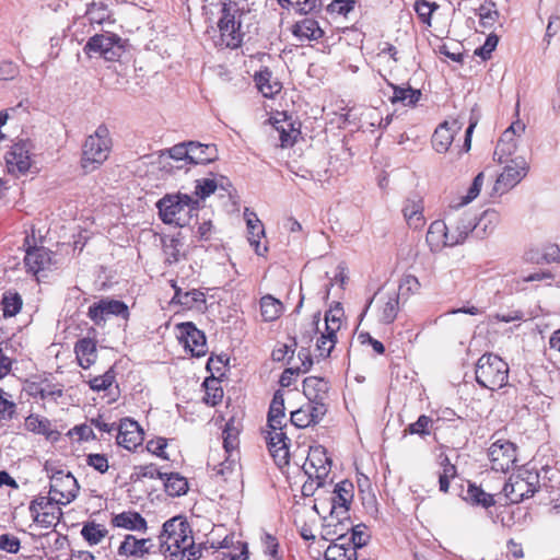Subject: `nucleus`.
<instances>
[{"instance_id": "f257e3e1", "label": "nucleus", "mask_w": 560, "mask_h": 560, "mask_svg": "<svg viewBox=\"0 0 560 560\" xmlns=\"http://www.w3.org/2000/svg\"><path fill=\"white\" fill-rule=\"evenodd\" d=\"M245 15V11L237 2L229 1L222 4L217 23L219 36L215 46L235 49L242 45L245 36L242 22Z\"/></svg>"}, {"instance_id": "f03ea898", "label": "nucleus", "mask_w": 560, "mask_h": 560, "mask_svg": "<svg viewBox=\"0 0 560 560\" xmlns=\"http://www.w3.org/2000/svg\"><path fill=\"white\" fill-rule=\"evenodd\" d=\"M199 200L187 194H167L156 202L159 215L165 224L186 226L197 214Z\"/></svg>"}, {"instance_id": "7ed1b4c3", "label": "nucleus", "mask_w": 560, "mask_h": 560, "mask_svg": "<svg viewBox=\"0 0 560 560\" xmlns=\"http://www.w3.org/2000/svg\"><path fill=\"white\" fill-rule=\"evenodd\" d=\"M112 150L109 130L105 125H100L90 135L82 147L81 167L85 173L97 170L107 159Z\"/></svg>"}, {"instance_id": "20e7f679", "label": "nucleus", "mask_w": 560, "mask_h": 560, "mask_svg": "<svg viewBox=\"0 0 560 560\" xmlns=\"http://www.w3.org/2000/svg\"><path fill=\"white\" fill-rule=\"evenodd\" d=\"M509 364L493 353L482 354L475 369L477 383L490 390H497L508 384Z\"/></svg>"}, {"instance_id": "39448f33", "label": "nucleus", "mask_w": 560, "mask_h": 560, "mask_svg": "<svg viewBox=\"0 0 560 560\" xmlns=\"http://www.w3.org/2000/svg\"><path fill=\"white\" fill-rule=\"evenodd\" d=\"M191 538L189 524L180 517H173L163 524L160 550L164 555L168 553L171 560H176L178 551L191 544Z\"/></svg>"}, {"instance_id": "423d86ee", "label": "nucleus", "mask_w": 560, "mask_h": 560, "mask_svg": "<svg viewBox=\"0 0 560 560\" xmlns=\"http://www.w3.org/2000/svg\"><path fill=\"white\" fill-rule=\"evenodd\" d=\"M45 471L50 479L49 493L57 504L66 505L72 502L79 493L78 480L70 471H63L46 463Z\"/></svg>"}, {"instance_id": "0eeeda50", "label": "nucleus", "mask_w": 560, "mask_h": 560, "mask_svg": "<svg viewBox=\"0 0 560 560\" xmlns=\"http://www.w3.org/2000/svg\"><path fill=\"white\" fill-rule=\"evenodd\" d=\"M83 50L89 57L100 56L105 60L114 61L124 52L122 39L109 32L95 34L89 38Z\"/></svg>"}, {"instance_id": "6e6552de", "label": "nucleus", "mask_w": 560, "mask_h": 560, "mask_svg": "<svg viewBox=\"0 0 560 560\" xmlns=\"http://www.w3.org/2000/svg\"><path fill=\"white\" fill-rule=\"evenodd\" d=\"M539 489V475L525 471L524 475L511 477L503 487V493L510 503H520L532 498Z\"/></svg>"}, {"instance_id": "1a4fd4ad", "label": "nucleus", "mask_w": 560, "mask_h": 560, "mask_svg": "<svg viewBox=\"0 0 560 560\" xmlns=\"http://www.w3.org/2000/svg\"><path fill=\"white\" fill-rule=\"evenodd\" d=\"M502 173L498 176L493 190L499 195H503L520 184L529 171V163L524 156H516L508 162Z\"/></svg>"}, {"instance_id": "9d476101", "label": "nucleus", "mask_w": 560, "mask_h": 560, "mask_svg": "<svg viewBox=\"0 0 560 560\" xmlns=\"http://www.w3.org/2000/svg\"><path fill=\"white\" fill-rule=\"evenodd\" d=\"M32 143L28 140L15 142L5 153L9 174L19 177L27 174L32 166Z\"/></svg>"}, {"instance_id": "9b49d317", "label": "nucleus", "mask_w": 560, "mask_h": 560, "mask_svg": "<svg viewBox=\"0 0 560 560\" xmlns=\"http://www.w3.org/2000/svg\"><path fill=\"white\" fill-rule=\"evenodd\" d=\"M354 497V486L349 480L336 483L330 497V520H348Z\"/></svg>"}, {"instance_id": "f8f14e48", "label": "nucleus", "mask_w": 560, "mask_h": 560, "mask_svg": "<svg viewBox=\"0 0 560 560\" xmlns=\"http://www.w3.org/2000/svg\"><path fill=\"white\" fill-rule=\"evenodd\" d=\"M525 129L526 126L523 121L516 120L512 122L501 135L493 153V159L501 164L510 161V158L517 150V140L523 136Z\"/></svg>"}, {"instance_id": "ddd939ff", "label": "nucleus", "mask_w": 560, "mask_h": 560, "mask_svg": "<svg viewBox=\"0 0 560 560\" xmlns=\"http://www.w3.org/2000/svg\"><path fill=\"white\" fill-rule=\"evenodd\" d=\"M52 499L39 497L30 504L33 521L44 528L56 526L62 516V511Z\"/></svg>"}, {"instance_id": "4468645a", "label": "nucleus", "mask_w": 560, "mask_h": 560, "mask_svg": "<svg viewBox=\"0 0 560 560\" xmlns=\"http://www.w3.org/2000/svg\"><path fill=\"white\" fill-rule=\"evenodd\" d=\"M491 468L499 472H506L516 463V445L508 440H497L488 451Z\"/></svg>"}, {"instance_id": "2eb2a0df", "label": "nucleus", "mask_w": 560, "mask_h": 560, "mask_svg": "<svg viewBox=\"0 0 560 560\" xmlns=\"http://www.w3.org/2000/svg\"><path fill=\"white\" fill-rule=\"evenodd\" d=\"M177 329L179 332V341L192 357L201 358L207 354L208 347L206 336L192 323H182L177 326Z\"/></svg>"}, {"instance_id": "dca6fc26", "label": "nucleus", "mask_w": 560, "mask_h": 560, "mask_svg": "<svg viewBox=\"0 0 560 560\" xmlns=\"http://www.w3.org/2000/svg\"><path fill=\"white\" fill-rule=\"evenodd\" d=\"M331 460L327 456L325 448L315 447L311 450L307 464H305V471L310 477H315L316 488L324 487L325 479L330 471Z\"/></svg>"}, {"instance_id": "f3484780", "label": "nucleus", "mask_w": 560, "mask_h": 560, "mask_svg": "<svg viewBox=\"0 0 560 560\" xmlns=\"http://www.w3.org/2000/svg\"><path fill=\"white\" fill-rule=\"evenodd\" d=\"M463 122L458 119L445 120L433 132L431 142L438 153H446L455 136L462 130Z\"/></svg>"}, {"instance_id": "a211bd4d", "label": "nucleus", "mask_w": 560, "mask_h": 560, "mask_svg": "<svg viewBox=\"0 0 560 560\" xmlns=\"http://www.w3.org/2000/svg\"><path fill=\"white\" fill-rule=\"evenodd\" d=\"M116 442L128 451L136 450L143 441V431L137 421L129 418L122 419L117 425Z\"/></svg>"}, {"instance_id": "6ab92c4d", "label": "nucleus", "mask_w": 560, "mask_h": 560, "mask_svg": "<svg viewBox=\"0 0 560 560\" xmlns=\"http://www.w3.org/2000/svg\"><path fill=\"white\" fill-rule=\"evenodd\" d=\"M402 214L407 224L419 230L424 226L425 220L423 217V200L420 196L413 195L408 197L402 207Z\"/></svg>"}, {"instance_id": "aec40b11", "label": "nucleus", "mask_w": 560, "mask_h": 560, "mask_svg": "<svg viewBox=\"0 0 560 560\" xmlns=\"http://www.w3.org/2000/svg\"><path fill=\"white\" fill-rule=\"evenodd\" d=\"M151 539L141 538L138 539L133 535H126L120 546L118 547L117 553L119 557H138L142 558L145 555L150 553V549L152 545L150 544Z\"/></svg>"}, {"instance_id": "412c9836", "label": "nucleus", "mask_w": 560, "mask_h": 560, "mask_svg": "<svg viewBox=\"0 0 560 560\" xmlns=\"http://www.w3.org/2000/svg\"><path fill=\"white\" fill-rule=\"evenodd\" d=\"M290 440L282 429H271L268 436L269 451L278 465L288 464Z\"/></svg>"}, {"instance_id": "4be33fe9", "label": "nucleus", "mask_w": 560, "mask_h": 560, "mask_svg": "<svg viewBox=\"0 0 560 560\" xmlns=\"http://www.w3.org/2000/svg\"><path fill=\"white\" fill-rule=\"evenodd\" d=\"M112 525L114 527L140 533H145L148 529L145 518L136 511H124L115 514L112 518Z\"/></svg>"}, {"instance_id": "5701e85b", "label": "nucleus", "mask_w": 560, "mask_h": 560, "mask_svg": "<svg viewBox=\"0 0 560 560\" xmlns=\"http://www.w3.org/2000/svg\"><path fill=\"white\" fill-rule=\"evenodd\" d=\"M51 262L50 252L40 246V247H28L26 249V254L24 257V264L26 269L36 275L39 271L46 269Z\"/></svg>"}, {"instance_id": "b1692460", "label": "nucleus", "mask_w": 560, "mask_h": 560, "mask_svg": "<svg viewBox=\"0 0 560 560\" xmlns=\"http://www.w3.org/2000/svg\"><path fill=\"white\" fill-rule=\"evenodd\" d=\"M448 229V247H453L464 243L467 236L476 230L475 219L469 214H464L455 223H451Z\"/></svg>"}, {"instance_id": "393cba45", "label": "nucleus", "mask_w": 560, "mask_h": 560, "mask_svg": "<svg viewBox=\"0 0 560 560\" xmlns=\"http://www.w3.org/2000/svg\"><path fill=\"white\" fill-rule=\"evenodd\" d=\"M74 353L79 365L84 370L90 369L97 359L96 341L89 337L79 339L74 345Z\"/></svg>"}, {"instance_id": "a878e982", "label": "nucleus", "mask_w": 560, "mask_h": 560, "mask_svg": "<svg viewBox=\"0 0 560 560\" xmlns=\"http://www.w3.org/2000/svg\"><path fill=\"white\" fill-rule=\"evenodd\" d=\"M448 238L450 229L444 221L436 220L430 224L425 241L432 252H439L443 247L448 246Z\"/></svg>"}, {"instance_id": "bb28decb", "label": "nucleus", "mask_w": 560, "mask_h": 560, "mask_svg": "<svg viewBox=\"0 0 560 560\" xmlns=\"http://www.w3.org/2000/svg\"><path fill=\"white\" fill-rule=\"evenodd\" d=\"M273 128L276 136L280 141L281 148H290L293 147L296 142L298 137L301 131L300 128L294 126V122L291 119L283 118L278 119L273 118Z\"/></svg>"}, {"instance_id": "cd10ccee", "label": "nucleus", "mask_w": 560, "mask_h": 560, "mask_svg": "<svg viewBox=\"0 0 560 560\" xmlns=\"http://www.w3.org/2000/svg\"><path fill=\"white\" fill-rule=\"evenodd\" d=\"M377 318L382 324L389 325L396 319L399 307V293H386L378 301Z\"/></svg>"}, {"instance_id": "c85d7f7f", "label": "nucleus", "mask_w": 560, "mask_h": 560, "mask_svg": "<svg viewBox=\"0 0 560 560\" xmlns=\"http://www.w3.org/2000/svg\"><path fill=\"white\" fill-rule=\"evenodd\" d=\"M245 218L248 230V241L254 247L257 255L262 256L267 252V247L260 244V238L265 235L264 225L254 212L245 209Z\"/></svg>"}, {"instance_id": "c756f323", "label": "nucleus", "mask_w": 560, "mask_h": 560, "mask_svg": "<svg viewBox=\"0 0 560 560\" xmlns=\"http://www.w3.org/2000/svg\"><path fill=\"white\" fill-rule=\"evenodd\" d=\"M293 34L300 40H317L324 36V31L316 20L304 18L294 24Z\"/></svg>"}, {"instance_id": "7c9ffc66", "label": "nucleus", "mask_w": 560, "mask_h": 560, "mask_svg": "<svg viewBox=\"0 0 560 560\" xmlns=\"http://www.w3.org/2000/svg\"><path fill=\"white\" fill-rule=\"evenodd\" d=\"M188 151V164L190 165L207 164L215 158V148L211 144L189 141Z\"/></svg>"}, {"instance_id": "2f4dec72", "label": "nucleus", "mask_w": 560, "mask_h": 560, "mask_svg": "<svg viewBox=\"0 0 560 560\" xmlns=\"http://www.w3.org/2000/svg\"><path fill=\"white\" fill-rule=\"evenodd\" d=\"M350 517L348 520H327V523L323 526L322 537L325 540H336V542L346 541L347 532L350 528Z\"/></svg>"}, {"instance_id": "473e14b6", "label": "nucleus", "mask_w": 560, "mask_h": 560, "mask_svg": "<svg viewBox=\"0 0 560 560\" xmlns=\"http://www.w3.org/2000/svg\"><path fill=\"white\" fill-rule=\"evenodd\" d=\"M254 80L256 86L265 97H273L282 89L281 83L273 78L272 72L268 68L257 72Z\"/></svg>"}, {"instance_id": "72a5a7b5", "label": "nucleus", "mask_w": 560, "mask_h": 560, "mask_svg": "<svg viewBox=\"0 0 560 560\" xmlns=\"http://www.w3.org/2000/svg\"><path fill=\"white\" fill-rule=\"evenodd\" d=\"M329 386L322 377L308 376L303 381V393L310 401L325 400Z\"/></svg>"}, {"instance_id": "f704fd0d", "label": "nucleus", "mask_w": 560, "mask_h": 560, "mask_svg": "<svg viewBox=\"0 0 560 560\" xmlns=\"http://www.w3.org/2000/svg\"><path fill=\"white\" fill-rule=\"evenodd\" d=\"M284 398L280 390L273 394V398L269 406L268 411V427L270 429H283L284 413Z\"/></svg>"}, {"instance_id": "c9c22d12", "label": "nucleus", "mask_w": 560, "mask_h": 560, "mask_svg": "<svg viewBox=\"0 0 560 560\" xmlns=\"http://www.w3.org/2000/svg\"><path fill=\"white\" fill-rule=\"evenodd\" d=\"M165 262L168 265L178 262L184 257V243L175 236H165L162 238Z\"/></svg>"}, {"instance_id": "e433bc0d", "label": "nucleus", "mask_w": 560, "mask_h": 560, "mask_svg": "<svg viewBox=\"0 0 560 560\" xmlns=\"http://www.w3.org/2000/svg\"><path fill=\"white\" fill-rule=\"evenodd\" d=\"M164 489L165 492L171 497H180L188 490V482L185 477L177 472H171L164 475Z\"/></svg>"}, {"instance_id": "4c0bfd02", "label": "nucleus", "mask_w": 560, "mask_h": 560, "mask_svg": "<svg viewBox=\"0 0 560 560\" xmlns=\"http://www.w3.org/2000/svg\"><path fill=\"white\" fill-rule=\"evenodd\" d=\"M326 560H358L354 548H349L346 541L334 542L325 550Z\"/></svg>"}, {"instance_id": "58836bf2", "label": "nucleus", "mask_w": 560, "mask_h": 560, "mask_svg": "<svg viewBox=\"0 0 560 560\" xmlns=\"http://www.w3.org/2000/svg\"><path fill=\"white\" fill-rule=\"evenodd\" d=\"M282 303L272 295H265L260 299V312L265 322H273L281 315Z\"/></svg>"}, {"instance_id": "ea45409f", "label": "nucleus", "mask_w": 560, "mask_h": 560, "mask_svg": "<svg viewBox=\"0 0 560 560\" xmlns=\"http://www.w3.org/2000/svg\"><path fill=\"white\" fill-rule=\"evenodd\" d=\"M107 534L106 527L95 522H86L81 529V536L90 546L100 544Z\"/></svg>"}, {"instance_id": "a19ab883", "label": "nucleus", "mask_w": 560, "mask_h": 560, "mask_svg": "<svg viewBox=\"0 0 560 560\" xmlns=\"http://www.w3.org/2000/svg\"><path fill=\"white\" fill-rule=\"evenodd\" d=\"M240 423L234 418L230 419L223 429V446L226 453H231L238 445Z\"/></svg>"}, {"instance_id": "79ce46f5", "label": "nucleus", "mask_w": 560, "mask_h": 560, "mask_svg": "<svg viewBox=\"0 0 560 560\" xmlns=\"http://www.w3.org/2000/svg\"><path fill=\"white\" fill-rule=\"evenodd\" d=\"M25 428L30 432L46 435L47 438H49L50 434L52 433L50 421L47 418L42 417L39 415L32 413L28 417H26Z\"/></svg>"}, {"instance_id": "37998d69", "label": "nucleus", "mask_w": 560, "mask_h": 560, "mask_svg": "<svg viewBox=\"0 0 560 560\" xmlns=\"http://www.w3.org/2000/svg\"><path fill=\"white\" fill-rule=\"evenodd\" d=\"M421 91L412 89L410 86H394V93L392 96L393 103H401L405 106L416 105V103L420 100Z\"/></svg>"}, {"instance_id": "c03bdc74", "label": "nucleus", "mask_w": 560, "mask_h": 560, "mask_svg": "<svg viewBox=\"0 0 560 560\" xmlns=\"http://www.w3.org/2000/svg\"><path fill=\"white\" fill-rule=\"evenodd\" d=\"M440 466L442 471L439 475V488L442 492H447L450 488L451 479H454L457 475V469L453 465L447 456H440Z\"/></svg>"}, {"instance_id": "a18cd8bd", "label": "nucleus", "mask_w": 560, "mask_h": 560, "mask_svg": "<svg viewBox=\"0 0 560 560\" xmlns=\"http://www.w3.org/2000/svg\"><path fill=\"white\" fill-rule=\"evenodd\" d=\"M465 500L483 508H490L495 503L492 494L485 492L481 488L471 483L468 486Z\"/></svg>"}, {"instance_id": "49530a36", "label": "nucleus", "mask_w": 560, "mask_h": 560, "mask_svg": "<svg viewBox=\"0 0 560 560\" xmlns=\"http://www.w3.org/2000/svg\"><path fill=\"white\" fill-rule=\"evenodd\" d=\"M349 530H351V535L346 537V544L349 548H354L357 551L359 548H362L368 544L370 535L366 532L365 525L358 524L353 526L350 524Z\"/></svg>"}, {"instance_id": "de8ad7c7", "label": "nucleus", "mask_w": 560, "mask_h": 560, "mask_svg": "<svg viewBox=\"0 0 560 560\" xmlns=\"http://www.w3.org/2000/svg\"><path fill=\"white\" fill-rule=\"evenodd\" d=\"M2 311L4 317L15 316L22 307V299L18 293L5 292L3 294L2 301Z\"/></svg>"}, {"instance_id": "09e8293b", "label": "nucleus", "mask_w": 560, "mask_h": 560, "mask_svg": "<svg viewBox=\"0 0 560 560\" xmlns=\"http://www.w3.org/2000/svg\"><path fill=\"white\" fill-rule=\"evenodd\" d=\"M98 302L101 303L102 307H104V313L106 317L108 315L121 316L125 319L129 317L128 306L122 301L113 299H102Z\"/></svg>"}, {"instance_id": "8fccbe9b", "label": "nucleus", "mask_w": 560, "mask_h": 560, "mask_svg": "<svg viewBox=\"0 0 560 560\" xmlns=\"http://www.w3.org/2000/svg\"><path fill=\"white\" fill-rule=\"evenodd\" d=\"M413 9L419 20L430 27L432 13L439 9V5L428 0H416Z\"/></svg>"}, {"instance_id": "3c124183", "label": "nucleus", "mask_w": 560, "mask_h": 560, "mask_svg": "<svg viewBox=\"0 0 560 560\" xmlns=\"http://www.w3.org/2000/svg\"><path fill=\"white\" fill-rule=\"evenodd\" d=\"M116 378V372L113 368L108 369L103 375H97L89 381V386L93 392H103L108 389Z\"/></svg>"}, {"instance_id": "603ef678", "label": "nucleus", "mask_w": 560, "mask_h": 560, "mask_svg": "<svg viewBox=\"0 0 560 560\" xmlns=\"http://www.w3.org/2000/svg\"><path fill=\"white\" fill-rule=\"evenodd\" d=\"M337 342V334H330V330L325 329L320 337L317 339L316 349L318 355L328 358Z\"/></svg>"}, {"instance_id": "864d4df0", "label": "nucleus", "mask_w": 560, "mask_h": 560, "mask_svg": "<svg viewBox=\"0 0 560 560\" xmlns=\"http://www.w3.org/2000/svg\"><path fill=\"white\" fill-rule=\"evenodd\" d=\"M218 187L224 189L223 184L219 185L215 178H200L196 180L195 194L199 199L205 200L213 194Z\"/></svg>"}, {"instance_id": "5fc2aeb1", "label": "nucleus", "mask_w": 560, "mask_h": 560, "mask_svg": "<svg viewBox=\"0 0 560 560\" xmlns=\"http://www.w3.org/2000/svg\"><path fill=\"white\" fill-rule=\"evenodd\" d=\"M85 15L91 24H102L109 18V11L104 3L93 2L88 7Z\"/></svg>"}, {"instance_id": "6e6d98bb", "label": "nucleus", "mask_w": 560, "mask_h": 560, "mask_svg": "<svg viewBox=\"0 0 560 560\" xmlns=\"http://www.w3.org/2000/svg\"><path fill=\"white\" fill-rule=\"evenodd\" d=\"M10 398L11 396L0 388V421H10L16 415V405Z\"/></svg>"}, {"instance_id": "4d7b16f0", "label": "nucleus", "mask_w": 560, "mask_h": 560, "mask_svg": "<svg viewBox=\"0 0 560 560\" xmlns=\"http://www.w3.org/2000/svg\"><path fill=\"white\" fill-rule=\"evenodd\" d=\"M188 142H183L163 151L161 156L167 155L176 162H184V164L177 166V168H183L188 164Z\"/></svg>"}, {"instance_id": "13d9d810", "label": "nucleus", "mask_w": 560, "mask_h": 560, "mask_svg": "<svg viewBox=\"0 0 560 560\" xmlns=\"http://www.w3.org/2000/svg\"><path fill=\"white\" fill-rule=\"evenodd\" d=\"M432 424L433 420L430 417L421 415L416 422L410 423L405 429V434H418L421 436L429 435Z\"/></svg>"}, {"instance_id": "bf43d9fd", "label": "nucleus", "mask_w": 560, "mask_h": 560, "mask_svg": "<svg viewBox=\"0 0 560 560\" xmlns=\"http://www.w3.org/2000/svg\"><path fill=\"white\" fill-rule=\"evenodd\" d=\"M499 222V214L494 210H486L476 222V230H482L485 233H491Z\"/></svg>"}, {"instance_id": "052dcab7", "label": "nucleus", "mask_w": 560, "mask_h": 560, "mask_svg": "<svg viewBox=\"0 0 560 560\" xmlns=\"http://www.w3.org/2000/svg\"><path fill=\"white\" fill-rule=\"evenodd\" d=\"M85 463L89 467H92L100 474L107 472L109 468L108 457L106 454L90 453L85 456Z\"/></svg>"}, {"instance_id": "680f3d73", "label": "nucleus", "mask_w": 560, "mask_h": 560, "mask_svg": "<svg viewBox=\"0 0 560 560\" xmlns=\"http://www.w3.org/2000/svg\"><path fill=\"white\" fill-rule=\"evenodd\" d=\"M342 315L341 307L327 311L325 314V329L330 330V334H337L341 327Z\"/></svg>"}, {"instance_id": "e2e57ef3", "label": "nucleus", "mask_w": 560, "mask_h": 560, "mask_svg": "<svg viewBox=\"0 0 560 560\" xmlns=\"http://www.w3.org/2000/svg\"><path fill=\"white\" fill-rule=\"evenodd\" d=\"M483 179H485V175L482 172L477 174V176L474 178L470 187L468 188L467 194L462 197V201L457 205V207L465 206L477 198V196L479 195L481 187L483 185Z\"/></svg>"}, {"instance_id": "0e129e2a", "label": "nucleus", "mask_w": 560, "mask_h": 560, "mask_svg": "<svg viewBox=\"0 0 560 560\" xmlns=\"http://www.w3.org/2000/svg\"><path fill=\"white\" fill-rule=\"evenodd\" d=\"M206 304V295L203 292L197 289H192L190 291H186L183 295V304L182 306L186 308L200 307V305Z\"/></svg>"}, {"instance_id": "69168bd1", "label": "nucleus", "mask_w": 560, "mask_h": 560, "mask_svg": "<svg viewBox=\"0 0 560 560\" xmlns=\"http://www.w3.org/2000/svg\"><path fill=\"white\" fill-rule=\"evenodd\" d=\"M420 289V282L413 275H406L399 282L398 292L400 295H410L416 293Z\"/></svg>"}, {"instance_id": "338daca9", "label": "nucleus", "mask_w": 560, "mask_h": 560, "mask_svg": "<svg viewBox=\"0 0 560 560\" xmlns=\"http://www.w3.org/2000/svg\"><path fill=\"white\" fill-rule=\"evenodd\" d=\"M354 0H332L328 4L327 9L330 13L346 16L350 11L354 9Z\"/></svg>"}, {"instance_id": "774afa93", "label": "nucleus", "mask_w": 560, "mask_h": 560, "mask_svg": "<svg viewBox=\"0 0 560 560\" xmlns=\"http://www.w3.org/2000/svg\"><path fill=\"white\" fill-rule=\"evenodd\" d=\"M499 43V38L494 34H490L483 45L475 50V55L481 57L483 60H488L491 57L492 51L495 49Z\"/></svg>"}]
</instances>
